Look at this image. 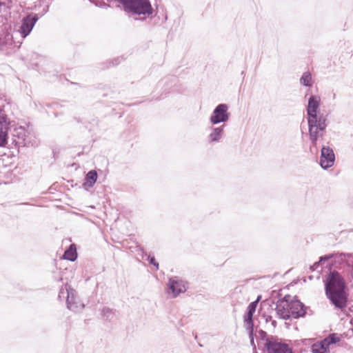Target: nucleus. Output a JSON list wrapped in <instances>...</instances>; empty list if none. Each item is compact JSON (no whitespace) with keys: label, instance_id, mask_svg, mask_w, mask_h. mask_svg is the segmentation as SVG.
I'll return each instance as SVG.
<instances>
[{"label":"nucleus","instance_id":"423d86ee","mask_svg":"<svg viewBox=\"0 0 353 353\" xmlns=\"http://www.w3.org/2000/svg\"><path fill=\"white\" fill-rule=\"evenodd\" d=\"M290 312H284L281 313L284 316V319H289L290 318H299L303 316L305 314L303 304L299 300L294 299L291 296L290 301Z\"/></svg>","mask_w":353,"mask_h":353},{"label":"nucleus","instance_id":"bb28decb","mask_svg":"<svg viewBox=\"0 0 353 353\" xmlns=\"http://www.w3.org/2000/svg\"><path fill=\"white\" fill-rule=\"evenodd\" d=\"M254 352H253V353H257V352L256 351V348H255V347H254Z\"/></svg>","mask_w":353,"mask_h":353},{"label":"nucleus","instance_id":"2eb2a0df","mask_svg":"<svg viewBox=\"0 0 353 353\" xmlns=\"http://www.w3.org/2000/svg\"><path fill=\"white\" fill-rule=\"evenodd\" d=\"M223 129L224 125L213 128L208 136L209 141L210 142H218L223 136Z\"/></svg>","mask_w":353,"mask_h":353},{"label":"nucleus","instance_id":"4be33fe9","mask_svg":"<svg viewBox=\"0 0 353 353\" xmlns=\"http://www.w3.org/2000/svg\"><path fill=\"white\" fill-rule=\"evenodd\" d=\"M111 312V310L109 308H104L103 310V312L104 315L107 316L108 317V314Z\"/></svg>","mask_w":353,"mask_h":353},{"label":"nucleus","instance_id":"20e7f679","mask_svg":"<svg viewBox=\"0 0 353 353\" xmlns=\"http://www.w3.org/2000/svg\"><path fill=\"white\" fill-rule=\"evenodd\" d=\"M65 288L67 293V307L74 312H81L85 305L80 302L79 298L77 296L76 291L68 284L65 285Z\"/></svg>","mask_w":353,"mask_h":353},{"label":"nucleus","instance_id":"9d476101","mask_svg":"<svg viewBox=\"0 0 353 353\" xmlns=\"http://www.w3.org/2000/svg\"><path fill=\"white\" fill-rule=\"evenodd\" d=\"M9 124L10 121L3 108L0 107V147L5 146L8 143Z\"/></svg>","mask_w":353,"mask_h":353},{"label":"nucleus","instance_id":"412c9836","mask_svg":"<svg viewBox=\"0 0 353 353\" xmlns=\"http://www.w3.org/2000/svg\"><path fill=\"white\" fill-rule=\"evenodd\" d=\"M148 259V261H149L150 264H152V265H154L156 267L157 270L159 269V263L157 262H156L154 256H149Z\"/></svg>","mask_w":353,"mask_h":353},{"label":"nucleus","instance_id":"1a4fd4ad","mask_svg":"<svg viewBox=\"0 0 353 353\" xmlns=\"http://www.w3.org/2000/svg\"><path fill=\"white\" fill-rule=\"evenodd\" d=\"M335 155L332 148L323 145L321 151L320 165L323 169H327L334 165Z\"/></svg>","mask_w":353,"mask_h":353},{"label":"nucleus","instance_id":"9b49d317","mask_svg":"<svg viewBox=\"0 0 353 353\" xmlns=\"http://www.w3.org/2000/svg\"><path fill=\"white\" fill-rule=\"evenodd\" d=\"M339 338L334 334L329 336L324 340L315 343L312 345V353H330L329 346L339 341Z\"/></svg>","mask_w":353,"mask_h":353},{"label":"nucleus","instance_id":"39448f33","mask_svg":"<svg viewBox=\"0 0 353 353\" xmlns=\"http://www.w3.org/2000/svg\"><path fill=\"white\" fill-rule=\"evenodd\" d=\"M261 296H259L256 301L250 303L248 307V311L245 315L244 316V323L245 327L246 330L249 332V335L251 339L252 345H254V339H253V314L256 311V306L259 300L261 299Z\"/></svg>","mask_w":353,"mask_h":353},{"label":"nucleus","instance_id":"aec40b11","mask_svg":"<svg viewBox=\"0 0 353 353\" xmlns=\"http://www.w3.org/2000/svg\"><path fill=\"white\" fill-rule=\"evenodd\" d=\"M333 256H334V254H332L322 256H321V257H320L319 261L318 263H316L314 264V265H316L319 264L320 262H321V261H325V260L330 259H332Z\"/></svg>","mask_w":353,"mask_h":353},{"label":"nucleus","instance_id":"393cba45","mask_svg":"<svg viewBox=\"0 0 353 353\" xmlns=\"http://www.w3.org/2000/svg\"><path fill=\"white\" fill-rule=\"evenodd\" d=\"M261 339H263V338L265 337V333L263 332V331H261Z\"/></svg>","mask_w":353,"mask_h":353},{"label":"nucleus","instance_id":"dca6fc26","mask_svg":"<svg viewBox=\"0 0 353 353\" xmlns=\"http://www.w3.org/2000/svg\"><path fill=\"white\" fill-rule=\"evenodd\" d=\"M282 299L279 290H272L269 299H266V305H269L268 310H274L276 307V303L278 300Z\"/></svg>","mask_w":353,"mask_h":353},{"label":"nucleus","instance_id":"f03ea898","mask_svg":"<svg viewBox=\"0 0 353 353\" xmlns=\"http://www.w3.org/2000/svg\"><path fill=\"white\" fill-rule=\"evenodd\" d=\"M325 293L330 301L339 308L345 307L347 295L345 283L341 275L336 271H332L325 281Z\"/></svg>","mask_w":353,"mask_h":353},{"label":"nucleus","instance_id":"a211bd4d","mask_svg":"<svg viewBox=\"0 0 353 353\" xmlns=\"http://www.w3.org/2000/svg\"><path fill=\"white\" fill-rule=\"evenodd\" d=\"M97 179V173L95 170H90L88 172L85 176V182L83 183L84 186L91 188L96 183Z\"/></svg>","mask_w":353,"mask_h":353},{"label":"nucleus","instance_id":"5701e85b","mask_svg":"<svg viewBox=\"0 0 353 353\" xmlns=\"http://www.w3.org/2000/svg\"><path fill=\"white\" fill-rule=\"evenodd\" d=\"M269 320H270V321H271V320H272V316H268V315H266V319H265L266 323H268Z\"/></svg>","mask_w":353,"mask_h":353},{"label":"nucleus","instance_id":"6e6552de","mask_svg":"<svg viewBox=\"0 0 353 353\" xmlns=\"http://www.w3.org/2000/svg\"><path fill=\"white\" fill-rule=\"evenodd\" d=\"M38 19L39 18L36 14H31L24 17L17 32L20 34L22 38H26L31 32Z\"/></svg>","mask_w":353,"mask_h":353},{"label":"nucleus","instance_id":"0eeeda50","mask_svg":"<svg viewBox=\"0 0 353 353\" xmlns=\"http://www.w3.org/2000/svg\"><path fill=\"white\" fill-rule=\"evenodd\" d=\"M228 106L225 103L219 104L213 110L210 121L213 125L224 123L228 121L230 114L228 112Z\"/></svg>","mask_w":353,"mask_h":353},{"label":"nucleus","instance_id":"4468645a","mask_svg":"<svg viewBox=\"0 0 353 353\" xmlns=\"http://www.w3.org/2000/svg\"><path fill=\"white\" fill-rule=\"evenodd\" d=\"M169 290H171L172 297H176L179 294L185 291L184 282L177 277L170 279L168 284Z\"/></svg>","mask_w":353,"mask_h":353},{"label":"nucleus","instance_id":"a878e982","mask_svg":"<svg viewBox=\"0 0 353 353\" xmlns=\"http://www.w3.org/2000/svg\"><path fill=\"white\" fill-rule=\"evenodd\" d=\"M272 323L273 326H275V321H272Z\"/></svg>","mask_w":353,"mask_h":353},{"label":"nucleus","instance_id":"b1692460","mask_svg":"<svg viewBox=\"0 0 353 353\" xmlns=\"http://www.w3.org/2000/svg\"><path fill=\"white\" fill-rule=\"evenodd\" d=\"M61 294H64V289H61L60 290V292H59V298H61Z\"/></svg>","mask_w":353,"mask_h":353},{"label":"nucleus","instance_id":"7ed1b4c3","mask_svg":"<svg viewBox=\"0 0 353 353\" xmlns=\"http://www.w3.org/2000/svg\"><path fill=\"white\" fill-rule=\"evenodd\" d=\"M125 10L138 14H150L152 8L149 0H123Z\"/></svg>","mask_w":353,"mask_h":353},{"label":"nucleus","instance_id":"f257e3e1","mask_svg":"<svg viewBox=\"0 0 353 353\" xmlns=\"http://www.w3.org/2000/svg\"><path fill=\"white\" fill-rule=\"evenodd\" d=\"M320 101L319 97L312 95L309 98L307 107L310 150L314 149L315 152L318 151L319 143L323 140L328 123L327 117L319 112Z\"/></svg>","mask_w":353,"mask_h":353},{"label":"nucleus","instance_id":"6ab92c4d","mask_svg":"<svg viewBox=\"0 0 353 353\" xmlns=\"http://www.w3.org/2000/svg\"><path fill=\"white\" fill-rule=\"evenodd\" d=\"M312 74L308 71L303 72L300 78V83L309 88L312 87Z\"/></svg>","mask_w":353,"mask_h":353},{"label":"nucleus","instance_id":"ddd939ff","mask_svg":"<svg viewBox=\"0 0 353 353\" xmlns=\"http://www.w3.org/2000/svg\"><path fill=\"white\" fill-rule=\"evenodd\" d=\"M291 301L290 295H285L276 303V307L272 310L280 318L284 319V316L281 314L284 312H290V301Z\"/></svg>","mask_w":353,"mask_h":353},{"label":"nucleus","instance_id":"f8f14e48","mask_svg":"<svg viewBox=\"0 0 353 353\" xmlns=\"http://www.w3.org/2000/svg\"><path fill=\"white\" fill-rule=\"evenodd\" d=\"M266 350L268 353H293L292 349L286 344L274 343L266 338Z\"/></svg>","mask_w":353,"mask_h":353},{"label":"nucleus","instance_id":"f3484780","mask_svg":"<svg viewBox=\"0 0 353 353\" xmlns=\"http://www.w3.org/2000/svg\"><path fill=\"white\" fill-rule=\"evenodd\" d=\"M63 258L70 261H74L77 258V252L76 247L74 244L70 245V247L65 251Z\"/></svg>","mask_w":353,"mask_h":353}]
</instances>
